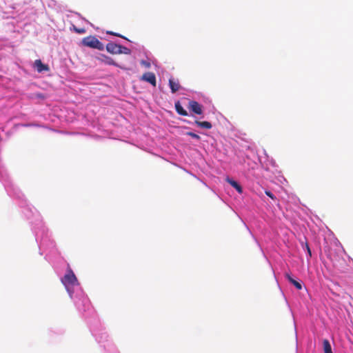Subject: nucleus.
<instances>
[{"label": "nucleus", "instance_id": "f257e3e1", "mask_svg": "<svg viewBox=\"0 0 353 353\" xmlns=\"http://www.w3.org/2000/svg\"><path fill=\"white\" fill-rule=\"evenodd\" d=\"M82 44L91 48L103 50L104 49L103 44L95 37L88 36L82 39Z\"/></svg>", "mask_w": 353, "mask_h": 353}, {"label": "nucleus", "instance_id": "f03ea898", "mask_svg": "<svg viewBox=\"0 0 353 353\" xmlns=\"http://www.w3.org/2000/svg\"><path fill=\"white\" fill-rule=\"evenodd\" d=\"M62 283L68 288L70 285L74 286L78 284V281L72 270H68L67 273L61 279Z\"/></svg>", "mask_w": 353, "mask_h": 353}, {"label": "nucleus", "instance_id": "7ed1b4c3", "mask_svg": "<svg viewBox=\"0 0 353 353\" xmlns=\"http://www.w3.org/2000/svg\"><path fill=\"white\" fill-rule=\"evenodd\" d=\"M140 80L148 82L153 86H156L157 81L156 76L153 72H145L140 78Z\"/></svg>", "mask_w": 353, "mask_h": 353}, {"label": "nucleus", "instance_id": "20e7f679", "mask_svg": "<svg viewBox=\"0 0 353 353\" xmlns=\"http://www.w3.org/2000/svg\"><path fill=\"white\" fill-rule=\"evenodd\" d=\"M189 109L196 114H201L203 113L202 106L195 101H190L189 102Z\"/></svg>", "mask_w": 353, "mask_h": 353}, {"label": "nucleus", "instance_id": "39448f33", "mask_svg": "<svg viewBox=\"0 0 353 353\" xmlns=\"http://www.w3.org/2000/svg\"><path fill=\"white\" fill-rule=\"evenodd\" d=\"M99 61L109 65H114L120 67L111 57H108L105 54H100L97 58Z\"/></svg>", "mask_w": 353, "mask_h": 353}, {"label": "nucleus", "instance_id": "423d86ee", "mask_svg": "<svg viewBox=\"0 0 353 353\" xmlns=\"http://www.w3.org/2000/svg\"><path fill=\"white\" fill-rule=\"evenodd\" d=\"M106 50L112 54H119V48H121V45L117 44L113 42H110L106 45Z\"/></svg>", "mask_w": 353, "mask_h": 353}, {"label": "nucleus", "instance_id": "0eeeda50", "mask_svg": "<svg viewBox=\"0 0 353 353\" xmlns=\"http://www.w3.org/2000/svg\"><path fill=\"white\" fill-rule=\"evenodd\" d=\"M34 67L36 68L38 72H42L43 71H49L50 68L48 65L44 64L40 59L35 60L34 63Z\"/></svg>", "mask_w": 353, "mask_h": 353}, {"label": "nucleus", "instance_id": "6e6552de", "mask_svg": "<svg viewBox=\"0 0 353 353\" xmlns=\"http://www.w3.org/2000/svg\"><path fill=\"white\" fill-rule=\"evenodd\" d=\"M169 85L172 93H175L181 88V85L179 84V81H175L172 78L169 79Z\"/></svg>", "mask_w": 353, "mask_h": 353}, {"label": "nucleus", "instance_id": "1a4fd4ad", "mask_svg": "<svg viewBox=\"0 0 353 353\" xmlns=\"http://www.w3.org/2000/svg\"><path fill=\"white\" fill-rule=\"evenodd\" d=\"M226 181L230 184L234 189H236V190L241 194L243 192V188L242 187L234 180L228 177L226 179Z\"/></svg>", "mask_w": 353, "mask_h": 353}, {"label": "nucleus", "instance_id": "9d476101", "mask_svg": "<svg viewBox=\"0 0 353 353\" xmlns=\"http://www.w3.org/2000/svg\"><path fill=\"white\" fill-rule=\"evenodd\" d=\"M175 109L176 112L182 116H187V111L182 107L179 101L175 103Z\"/></svg>", "mask_w": 353, "mask_h": 353}, {"label": "nucleus", "instance_id": "9b49d317", "mask_svg": "<svg viewBox=\"0 0 353 353\" xmlns=\"http://www.w3.org/2000/svg\"><path fill=\"white\" fill-rule=\"evenodd\" d=\"M285 277L288 279V280L293 284L295 288L297 290H301L302 289V285L301 283L298 282L297 281L294 280L289 274H285Z\"/></svg>", "mask_w": 353, "mask_h": 353}, {"label": "nucleus", "instance_id": "f8f14e48", "mask_svg": "<svg viewBox=\"0 0 353 353\" xmlns=\"http://www.w3.org/2000/svg\"><path fill=\"white\" fill-rule=\"evenodd\" d=\"M195 124L197 126H199L201 128H205V129H211L212 127L211 123L209 121H199L196 120Z\"/></svg>", "mask_w": 353, "mask_h": 353}, {"label": "nucleus", "instance_id": "ddd939ff", "mask_svg": "<svg viewBox=\"0 0 353 353\" xmlns=\"http://www.w3.org/2000/svg\"><path fill=\"white\" fill-rule=\"evenodd\" d=\"M324 353H332L331 345L327 339H324L323 341Z\"/></svg>", "mask_w": 353, "mask_h": 353}, {"label": "nucleus", "instance_id": "4468645a", "mask_svg": "<svg viewBox=\"0 0 353 353\" xmlns=\"http://www.w3.org/2000/svg\"><path fill=\"white\" fill-rule=\"evenodd\" d=\"M120 50H119V54H130L131 53V50L121 45V48H119Z\"/></svg>", "mask_w": 353, "mask_h": 353}, {"label": "nucleus", "instance_id": "2eb2a0df", "mask_svg": "<svg viewBox=\"0 0 353 353\" xmlns=\"http://www.w3.org/2000/svg\"><path fill=\"white\" fill-rule=\"evenodd\" d=\"M71 30H72L74 32L78 34H83L85 32V29L84 28H78L74 25L71 28Z\"/></svg>", "mask_w": 353, "mask_h": 353}, {"label": "nucleus", "instance_id": "dca6fc26", "mask_svg": "<svg viewBox=\"0 0 353 353\" xmlns=\"http://www.w3.org/2000/svg\"><path fill=\"white\" fill-rule=\"evenodd\" d=\"M107 34H110V35H114V36H116V37H121V38H123L124 39L128 40V39L126 37H125L124 36H123V35H121V34H120L119 33L112 32V31H108Z\"/></svg>", "mask_w": 353, "mask_h": 353}, {"label": "nucleus", "instance_id": "f3484780", "mask_svg": "<svg viewBox=\"0 0 353 353\" xmlns=\"http://www.w3.org/2000/svg\"><path fill=\"white\" fill-rule=\"evenodd\" d=\"M186 134L197 140H200L201 139V137L198 134L192 132H188Z\"/></svg>", "mask_w": 353, "mask_h": 353}, {"label": "nucleus", "instance_id": "a211bd4d", "mask_svg": "<svg viewBox=\"0 0 353 353\" xmlns=\"http://www.w3.org/2000/svg\"><path fill=\"white\" fill-rule=\"evenodd\" d=\"M265 193L267 196L270 197L272 199L274 200L276 199V196L269 190H265Z\"/></svg>", "mask_w": 353, "mask_h": 353}, {"label": "nucleus", "instance_id": "6ab92c4d", "mask_svg": "<svg viewBox=\"0 0 353 353\" xmlns=\"http://www.w3.org/2000/svg\"><path fill=\"white\" fill-rule=\"evenodd\" d=\"M305 248L307 250V252L309 256H311V255H312L311 250H310V248L309 245L307 244V243H305Z\"/></svg>", "mask_w": 353, "mask_h": 353}]
</instances>
